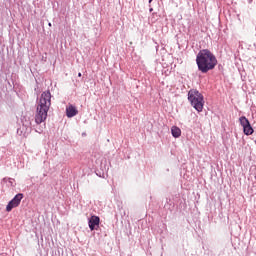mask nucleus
<instances>
[{"instance_id":"f257e3e1","label":"nucleus","mask_w":256,"mask_h":256,"mask_svg":"<svg viewBox=\"0 0 256 256\" xmlns=\"http://www.w3.org/2000/svg\"><path fill=\"white\" fill-rule=\"evenodd\" d=\"M196 65L200 73H209L217 67V57L209 49H202L196 56Z\"/></svg>"},{"instance_id":"f03ea898","label":"nucleus","mask_w":256,"mask_h":256,"mask_svg":"<svg viewBox=\"0 0 256 256\" xmlns=\"http://www.w3.org/2000/svg\"><path fill=\"white\" fill-rule=\"evenodd\" d=\"M51 108V91L47 90L42 92L36 108L35 121L37 125H41L44 121L47 120V113Z\"/></svg>"},{"instance_id":"7ed1b4c3","label":"nucleus","mask_w":256,"mask_h":256,"mask_svg":"<svg viewBox=\"0 0 256 256\" xmlns=\"http://www.w3.org/2000/svg\"><path fill=\"white\" fill-rule=\"evenodd\" d=\"M188 101L190 105L198 112L201 113L203 111V107L205 105V100L203 94L199 92L197 89H191L188 92Z\"/></svg>"},{"instance_id":"20e7f679","label":"nucleus","mask_w":256,"mask_h":256,"mask_svg":"<svg viewBox=\"0 0 256 256\" xmlns=\"http://www.w3.org/2000/svg\"><path fill=\"white\" fill-rule=\"evenodd\" d=\"M240 125L243 127L244 135H253V127L249 122V119L245 116L239 118Z\"/></svg>"},{"instance_id":"39448f33","label":"nucleus","mask_w":256,"mask_h":256,"mask_svg":"<svg viewBox=\"0 0 256 256\" xmlns=\"http://www.w3.org/2000/svg\"><path fill=\"white\" fill-rule=\"evenodd\" d=\"M22 199H23V193L16 194L14 198L6 206V211L9 213L10 211H13L15 207H19V205H21Z\"/></svg>"},{"instance_id":"423d86ee","label":"nucleus","mask_w":256,"mask_h":256,"mask_svg":"<svg viewBox=\"0 0 256 256\" xmlns=\"http://www.w3.org/2000/svg\"><path fill=\"white\" fill-rule=\"evenodd\" d=\"M99 223H101V218H99V216H91L88 221L90 231L99 229Z\"/></svg>"},{"instance_id":"0eeeda50","label":"nucleus","mask_w":256,"mask_h":256,"mask_svg":"<svg viewBox=\"0 0 256 256\" xmlns=\"http://www.w3.org/2000/svg\"><path fill=\"white\" fill-rule=\"evenodd\" d=\"M77 113H79V111L73 105H70L69 107L66 108V115L69 118L75 117V115H77Z\"/></svg>"},{"instance_id":"6e6552de","label":"nucleus","mask_w":256,"mask_h":256,"mask_svg":"<svg viewBox=\"0 0 256 256\" xmlns=\"http://www.w3.org/2000/svg\"><path fill=\"white\" fill-rule=\"evenodd\" d=\"M171 133L172 137H174L175 139H179V137H181V128L177 126H172Z\"/></svg>"},{"instance_id":"1a4fd4ad","label":"nucleus","mask_w":256,"mask_h":256,"mask_svg":"<svg viewBox=\"0 0 256 256\" xmlns=\"http://www.w3.org/2000/svg\"><path fill=\"white\" fill-rule=\"evenodd\" d=\"M2 183H8V187H15V179L13 178H3Z\"/></svg>"},{"instance_id":"9d476101","label":"nucleus","mask_w":256,"mask_h":256,"mask_svg":"<svg viewBox=\"0 0 256 256\" xmlns=\"http://www.w3.org/2000/svg\"><path fill=\"white\" fill-rule=\"evenodd\" d=\"M149 12H150V13H153V8H150V9H149Z\"/></svg>"},{"instance_id":"9b49d317","label":"nucleus","mask_w":256,"mask_h":256,"mask_svg":"<svg viewBox=\"0 0 256 256\" xmlns=\"http://www.w3.org/2000/svg\"><path fill=\"white\" fill-rule=\"evenodd\" d=\"M248 3H253V0H248Z\"/></svg>"},{"instance_id":"f8f14e48","label":"nucleus","mask_w":256,"mask_h":256,"mask_svg":"<svg viewBox=\"0 0 256 256\" xmlns=\"http://www.w3.org/2000/svg\"><path fill=\"white\" fill-rule=\"evenodd\" d=\"M81 75H82L81 72H79V73H78V77H81Z\"/></svg>"},{"instance_id":"ddd939ff","label":"nucleus","mask_w":256,"mask_h":256,"mask_svg":"<svg viewBox=\"0 0 256 256\" xmlns=\"http://www.w3.org/2000/svg\"><path fill=\"white\" fill-rule=\"evenodd\" d=\"M0 256H7V254H0Z\"/></svg>"},{"instance_id":"4468645a","label":"nucleus","mask_w":256,"mask_h":256,"mask_svg":"<svg viewBox=\"0 0 256 256\" xmlns=\"http://www.w3.org/2000/svg\"><path fill=\"white\" fill-rule=\"evenodd\" d=\"M153 0H149L148 3H151Z\"/></svg>"}]
</instances>
